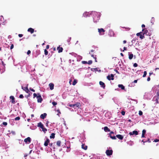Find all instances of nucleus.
<instances>
[{
	"label": "nucleus",
	"instance_id": "nucleus-1",
	"mask_svg": "<svg viewBox=\"0 0 159 159\" xmlns=\"http://www.w3.org/2000/svg\"><path fill=\"white\" fill-rule=\"evenodd\" d=\"M145 33H143V32H140L139 33H138L136 34V36H137V38L139 36V38L141 39H143L144 38V35Z\"/></svg>",
	"mask_w": 159,
	"mask_h": 159
},
{
	"label": "nucleus",
	"instance_id": "nucleus-2",
	"mask_svg": "<svg viewBox=\"0 0 159 159\" xmlns=\"http://www.w3.org/2000/svg\"><path fill=\"white\" fill-rule=\"evenodd\" d=\"M68 106L71 107H72L74 108H76L75 107H76V108H79L80 107V104L79 102H77L76 103L74 104H70Z\"/></svg>",
	"mask_w": 159,
	"mask_h": 159
},
{
	"label": "nucleus",
	"instance_id": "nucleus-3",
	"mask_svg": "<svg viewBox=\"0 0 159 159\" xmlns=\"http://www.w3.org/2000/svg\"><path fill=\"white\" fill-rule=\"evenodd\" d=\"M98 32L101 35H103L104 34L105 31L103 28L98 29Z\"/></svg>",
	"mask_w": 159,
	"mask_h": 159
},
{
	"label": "nucleus",
	"instance_id": "nucleus-4",
	"mask_svg": "<svg viewBox=\"0 0 159 159\" xmlns=\"http://www.w3.org/2000/svg\"><path fill=\"white\" fill-rule=\"evenodd\" d=\"M112 152L113 151L112 150H107L106 152L107 155L108 156L112 155Z\"/></svg>",
	"mask_w": 159,
	"mask_h": 159
},
{
	"label": "nucleus",
	"instance_id": "nucleus-5",
	"mask_svg": "<svg viewBox=\"0 0 159 159\" xmlns=\"http://www.w3.org/2000/svg\"><path fill=\"white\" fill-rule=\"evenodd\" d=\"M114 75L111 74V75H108L107 76V78L109 80H113L114 79Z\"/></svg>",
	"mask_w": 159,
	"mask_h": 159
},
{
	"label": "nucleus",
	"instance_id": "nucleus-6",
	"mask_svg": "<svg viewBox=\"0 0 159 159\" xmlns=\"http://www.w3.org/2000/svg\"><path fill=\"white\" fill-rule=\"evenodd\" d=\"M28 84H27V86L25 87L24 88L23 86H22L21 88L24 90L27 93H29L30 92V91L29 90V89L28 88Z\"/></svg>",
	"mask_w": 159,
	"mask_h": 159
},
{
	"label": "nucleus",
	"instance_id": "nucleus-7",
	"mask_svg": "<svg viewBox=\"0 0 159 159\" xmlns=\"http://www.w3.org/2000/svg\"><path fill=\"white\" fill-rule=\"evenodd\" d=\"M114 134V132L113 131H111L110 133L109 134V135L110 137V138H111L112 139H116V136H111V134Z\"/></svg>",
	"mask_w": 159,
	"mask_h": 159
},
{
	"label": "nucleus",
	"instance_id": "nucleus-8",
	"mask_svg": "<svg viewBox=\"0 0 159 159\" xmlns=\"http://www.w3.org/2000/svg\"><path fill=\"white\" fill-rule=\"evenodd\" d=\"M129 134L130 135H137L138 134V132L136 130L133 131L132 132H130L129 133Z\"/></svg>",
	"mask_w": 159,
	"mask_h": 159
},
{
	"label": "nucleus",
	"instance_id": "nucleus-9",
	"mask_svg": "<svg viewBox=\"0 0 159 159\" xmlns=\"http://www.w3.org/2000/svg\"><path fill=\"white\" fill-rule=\"evenodd\" d=\"M24 141L26 143H30L31 141V138L29 137H28L27 138L25 139Z\"/></svg>",
	"mask_w": 159,
	"mask_h": 159
},
{
	"label": "nucleus",
	"instance_id": "nucleus-10",
	"mask_svg": "<svg viewBox=\"0 0 159 159\" xmlns=\"http://www.w3.org/2000/svg\"><path fill=\"white\" fill-rule=\"evenodd\" d=\"M37 98L38 99L37 101L38 102H41L42 101L43 99L41 97V96H38L37 97Z\"/></svg>",
	"mask_w": 159,
	"mask_h": 159
},
{
	"label": "nucleus",
	"instance_id": "nucleus-11",
	"mask_svg": "<svg viewBox=\"0 0 159 159\" xmlns=\"http://www.w3.org/2000/svg\"><path fill=\"white\" fill-rule=\"evenodd\" d=\"M50 142V140L49 139H47L46 140L45 142L44 145L45 146H47Z\"/></svg>",
	"mask_w": 159,
	"mask_h": 159
},
{
	"label": "nucleus",
	"instance_id": "nucleus-12",
	"mask_svg": "<svg viewBox=\"0 0 159 159\" xmlns=\"http://www.w3.org/2000/svg\"><path fill=\"white\" fill-rule=\"evenodd\" d=\"M116 137L117 138H118V139L120 140H122L123 139V136H122L120 134H117L116 135Z\"/></svg>",
	"mask_w": 159,
	"mask_h": 159
},
{
	"label": "nucleus",
	"instance_id": "nucleus-13",
	"mask_svg": "<svg viewBox=\"0 0 159 159\" xmlns=\"http://www.w3.org/2000/svg\"><path fill=\"white\" fill-rule=\"evenodd\" d=\"M47 115L46 113H44L40 115V117L42 119H43L46 117Z\"/></svg>",
	"mask_w": 159,
	"mask_h": 159
},
{
	"label": "nucleus",
	"instance_id": "nucleus-14",
	"mask_svg": "<svg viewBox=\"0 0 159 159\" xmlns=\"http://www.w3.org/2000/svg\"><path fill=\"white\" fill-rule=\"evenodd\" d=\"M88 147L85 145L84 144L82 143L81 145V148L84 150H86L87 149Z\"/></svg>",
	"mask_w": 159,
	"mask_h": 159
},
{
	"label": "nucleus",
	"instance_id": "nucleus-15",
	"mask_svg": "<svg viewBox=\"0 0 159 159\" xmlns=\"http://www.w3.org/2000/svg\"><path fill=\"white\" fill-rule=\"evenodd\" d=\"M99 84L104 89L105 88V84L102 82L100 81L99 82Z\"/></svg>",
	"mask_w": 159,
	"mask_h": 159
},
{
	"label": "nucleus",
	"instance_id": "nucleus-16",
	"mask_svg": "<svg viewBox=\"0 0 159 159\" xmlns=\"http://www.w3.org/2000/svg\"><path fill=\"white\" fill-rule=\"evenodd\" d=\"M49 86L50 87V89L51 90H52L53 89L54 84L53 83H50L49 84Z\"/></svg>",
	"mask_w": 159,
	"mask_h": 159
},
{
	"label": "nucleus",
	"instance_id": "nucleus-17",
	"mask_svg": "<svg viewBox=\"0 0 159 159\" xmlns=\"http://www.w3.org/2000/svg\"><path fill=\"white\" fill-rule=\"evenodd\" d=\"M57 50H58V52L60 53L62 52L63 50V48L62 47H60L59 46L57 47Z\"/></svg>",
	"mask_w": 159,
	"mask_h": 159
},
{
	"label": "nucleus",
	"instance_id": "nucleus-18",
	"mask_svg": "<svg viewBox=\"0 0 159 159\" xmlns=\"http://www.w3.org/2000/svg\"><path fill=\"white\" fill-rule=\"evenodd\" d=\"M27 31L31 34H33L34 32V29L31 28H30L28 29Z\"/></svg>",
	"mask_w": 159,
	"mask_h": 159
},
{
	"label": "nucleus",
	"instance_id": "nucleus-19",
	"mask_svg": "<svg viewBox=\"0 0 159 159\" xmlns=\"http://www.w3.org/2000/svg\"><path fill=\"white\" fill-rule=\"evenodd\" d=\"M10 98L11 99V103L12 104H15V102L14 97L13 96H11L10 97Z\"/></svg>",
	"mask_w": 159,
	"mask_h": 159
},
{
	"label": "nucleus",
	"instance_id": "nucleus-20",
	"mask_svg": "<svg viewBox=\"0 0 159 159\" xmlns=\"http://www.w3.org/2000/svg\"><path fill=\"white\" fill-rule=\"evenodd\" d=\"M96 18V17H94L93 18V21L94 22H98L99 19V17L98 16L97 17V19Z\"/></svg>",
	"mask_w": 159,
	"mask_h": 159
},
{
	"label": "nucleus",
	"instance_id": "nucleus-21",
	"mask_svg": "<svg viewBox=\"0 0 159 159\" xmlns=\"http://www.w3.org/2000/svg\"><path fill=\"white\" fill-rule=\"evenodd\" d=\"M104 130L105 132H110V129L108 128L107 126L104 127Z\"/></svg>",
	"mask_w": 159,
	"mask_h": 159
},
{
	"label": "nucleus",
	"instance_id": "nucleus-22",
	"mask_svg": "<svg viewBox=\"0 0 159 159\" xmlns=\"http://www.w3.org/2000/svg\"><path fill=\"white\" fill-rule=\"evenodd\" d=\"M38 126L41 129L44 127L43 125L41 122H40L38 124Z\"/></svg>",
	"mask_w": 159,
	"mask_h": 159
},
{
	"label": "nucleus",
	"instance_id": "nucleus-23",
	"mask_svg": "<svg viewBox=\"0 0 159 159\" xmlns=\"http://www.w3.org/2000/svg\"><path fill=\"white\" fill-rule=\"evenodd\" d=\"M146 132V130L145 129H143L142 131V135L141 136L142 138L145 137V134Z\"/></svg>",
	"mask_w": 159,
	"mask_h": 159
},
{
	"label": "nucleus",
	"instance_id": "nucleus-24",
	"mask_svg": "<svg viewBox=\"0 0 159 159\" xmlns=\"http://www.w3.org/2000/svg\"><path fill=\"white\" fill-rule=\"evenodd\" d=\"M118 86L119 88H120L122 90L125 89V87L123 84H119L118 85Z\"/></svg>",
	"mask_w": 159,
	"mask_h": 159
},
{
	"label": "nucleus",
	"instance_id": "nucleus-25",
	"mask_svg": "<svg viewBox=\"0 0 159 159\" xmlns=\"http://www.w3.org/2000/svg\"><path fill=\"white\" fill-rule=\"evenodd\" d=\"M61 142L59 140V141H57L56 144H57V145L58 147H59L61 146Z\"/></svg>",
	"mask_w": 159,
	"mask_h": 159
},
{
	"label": "nucleus",
	"instance_id": "nucleus-26",
	"mask_svg": "<svg viewBox=\"0 0 159 159\" xmlns=\"http://www.w3.org/2000/svg\"><path fill=\"white\" fill-rule=\"evenodd\" d=\"M55 137V134L54 133H52L51 135L50 136V139H54Z\"/></svg>",
	"mask_w": 159,
	"mask_h": 159
},
{
	"label": "nucleus",
	"instance_id": "nucleus-27",
	"mask_svg": "<svg viewBox=\"0 0 159 159\" xmlns=\"http://www.w3.org/2000/svg\"><path fill=\"white\" fill-rule=\"evenodd\" d=\"M133 57V54H129V58L130 60L132 59Z\"/></svg>",
	"mask_w": 159,
	"mask_h": 159
},
{
	"label": "nucleus",
	"instance_id": "nucleus-28",
	"mask_svg": "<svg viewBox=\"0 0 159 159\" xmlns=\"http://www.w3.org/2000/svg\"><path fill=\"white\" fill-rule=\"evenodd\" d=\"M142 31L143 32H143V33H145L146 34H147V33L148 31L146 30H145V29H143L142 30Z\"/></svg>",
	"mask_w": 159,
	"mask_h": 159
},
{
	"label": "nucleus",
	"instance_id": "nucleus-29",
	"mask_svg": "<svg viewBox=\"0 0 159 159\" xmlns=\"http://www.w3.org/2000/svg\"><path fill=\"white\" fill-rule=\"evenodd\" d=\"M42 129L44 133H45V132L47 131V129L46 128H44V127L42 128Z\"/></svg>",
	"mask_w": 159,
	"mask_h": 159
},
{
	"label": "nucleus",
	"instance_id": "nucleus-30",
	"mask_svg": "<svg viewBox=\"0 0 159 159\" xmlns=\"http://www.w3.org/2000/svg\"><path fill=\"white\" fill-rule=\"evenodd\" d=\"M157 98L156 100H157V99H159V91H157Z\"/></svg>",
	"mask_w": 159,
	"mask_h": 159
},
{
	"label": "nucleus",
	"instance_id": "nucleus-31",
	"mask_svg": "<svg viewBox=\"0 0 159 159\" xmlns=\"http://www.w3.org/2000/svg\"><path fill=\"white\" fill-rule=\"evenodd\" d=\"M48 51L46 49H45L44 50V54L45 55H48Z\"/></svg>",
	"mask_w": 159,
	"mask_h": 159
},
{
	"label": "nucleus",
	"instance_id": "nucleus-32",
	"mask_svg": "<svg viewBox=\"0 0 159 159\" xmlns=\"http://www.w3.org/2000/svg\"><path fill=\"white\" fill-rule=\"evenodd\" d=\"M77 83V81L76 80H74L72 84L73 85H75V84H76Z\"/></svg>",
	"mask_w": 159,
	"mask_h": 159
},
{
	"label": "nucleus",
	"instance_id": "nucleus-33",
	"mask_svg": "<svg viewBox=\"0 0 159 159\" xmlns=\"http://www.w3.org/2000/svg\"><path fill=\"white\" fill-rule=\"evenodd\" d=\"M147 74V72L146 71H144V74L143 76V77H145L146 76Z\"/></svg>",
	"mask_w": 159,
	"mask_h": 159
},
{
	"label": "nucleus",
	"instance_id": "nucleus-34",
	"mask_svg": "<svg viewBox=\"0 0 159 159\" xmlns=\"http://www.w3.org/2000/svg\"><path fill=\"white\" fill-rule=\"evenodd\" d=\"M20 117L18 116L15 118L14 119L15 120H20Z\"/></svg>",
	"mask_w": 159,
	"mask_h": 159
},
{
	"label": "nucleus",
	"instance_id": "nucleus-35",
	"mask_svg": "<svg viewBox=\"0 0 159 159\" xmlns=\"http://www.w3.org/2000/svg\"><path fill=\"white\" fill-rule=\"evenodd\" d=\"M92 63V61H91V60H89L88 61V63L89 64V65H90V64H91Z\"/></svg>",
	"mask_w": 159,
	"mask_h": 159
},
{
	"label": "nucleus",
	"instance_id": "nucleus-36",
	"mask_svg": "<svg viewBox=\"0 0 159 159\" xmlns=\"http://www.w3.org/2000/svg\"><path fill=\"white\" fill-rule=\"evenodd\" d=\"M52 103L53 104V105H54V106H55L57 104V102H55V101L53 102H52Z\"/></svg>",
	"mask_w": 159,
	"mask_h": 159
},
{
	"label": "nucleus",
	"instance_id": "nucleus-37",
	"mask_svg": "<svg viewBox=\"0 0 159 159\" xmlns=\"http://www.w3.org/2000/svg\"><path fill=\"white\" fill-rule=\"evenodd\" d=\"M139 114L140 116H141L143 115V112L141 111H139Z\"/></svg>",
	"mask_w": 159,
	"mask_h": 159
},
{
	"label": "nucleus",
	"instance_id": "nucleus-38",
	"mask_svg": "<svg viewBox=\"0 0 159 159\" xmlns=\"http://www.w3.org/2000/svg\"><path fill=\"white\" fill-rule=\"evenodd\" d=\"M19 98H24V96L22 94H20L19 96Z\"/></svg>",
	"mask_w": 159,
	"mask_h": 159
},
{
	"label": "nucleus",
	"instance_id": "nucleus-39",
	"mask_svg": "<svg viewBox=\"0 0 159 159\" xmlns=\"http://www.w3.org/2000/svg\"><path fill=\"white\" fill-rule=\"evenodd\" d=\"M33 96H34V98L36 97L37 98V97L38 96H37V94L36 93H34L33 94Z\"/></svg>",
	"mask_w": 159,
	"mask_h": 159
},
{
	"label": "nucleus",
	"instance_id": "nucleus-40",
	"mask_svg": "<svg viewBox=\"0 0 159 159\" xmlns=\"http://www.w3.org/2000/svg\"><path fill=\"white\" fill-rule=\"evenodd\" d=\"M2 124L4 125H5V126L7 125V123L6 122H3V123H2Z\"/></svg>",
	"mask_w": 159,
	"mask_h": 159
},
{
	"label": "nucleus",
	"instance_id": "nucleus-41",
	"mask_svg": "<svg viewBox=\"0 0 159 159\" xmlns=\"http://www.w3.org/2000/svg\"><path fill=\"white\" fill-rule=\"evenodd\" d=\"M133 66L134 67H136L138 66V64L136 63H134L133 65Z\"/></svg>",
	"mask_w": 159,
	"mask_h": 159
},
{
	"label": "nucleus",
	"instance_id": "nucleus-42",
	"mask_svg": "<svg viewBox=\"0 0 159 159\" xmlns=\"http://www.w3.org/2000/svg\"><path fill=\"white\" fill-rule=\"evenodd\" d=\"M121 114L122 115H124L125 114V112L124 111H122L121 112Z\"/></svg>",
	"mask_w": 159,
	"mask_h": 159
},
{
	"label": "nucleus",
	"instance_id": "nucleus-43",
	"mask_svg": "<svg viewBox=\"0 0 159 159\" xmlns=\"http://www.w3.org/2000/svg\"><path fill=\"white\" fill-rule=\"evenodd\" d=\"M82 63H83L84 64L88 63V62L86 61H82Z\"/></svg>",
	"mask_w": 159,
	"mask_h": 159
},
{
	"label": "nucleus",
	"instance_id": "nucleus-44",
	"mask_svg": "<svg viewBox=\"0 0 159 159\" xmlns=\"http://www.w3.org/2000/svg\"><path fill=\"white\" fill-rule=\"evenodd\" d=\"M14 48V45L13 44H12L10 47V49H13Z\"/></svg>",
	"mask_w": 159,
	"mask_h": 159
},
{
	"label": "nucleus",
	"instance_id": "nucleus-45",
	"mask_svg": "<svg viewBox=\"0 0 159 159\" xmlns=\"http://www.w3.org/2000/svg\"><path fill=\"white\" fill-rule=\"evenodd\" d=\"M153 142H159V141H158V139H155L154 140Z\"/></svg>",
	"mask_w": 159,
	"mask_h": 159
},
{
	"label": "nucleus",
	"instance_id": "nucleus-46",
	"mask_svg": "<svg viewBox=\"0 0 159 159\" xmlns=\"http://www.w3.org/2000/svg\"><path fill=\"white\" fill-rule=\"evenodd\" d=\"M31 53V51H30V50H28L27 52V54L28 55H29V54H30Z\"/></svg>",
	"mask_w": 159,
	"mask_h": 159
},
{
	"label": "nucleus",
	"instance_id": "nucleus-47",
	"mask_svg": "<svg viewBox=\"0 0 159 159\" xmlns=\"http://www.w3.org/2000/svg\"><path fill=\"white\" fill-rule=\"evenodd\" d=\"M49 123V121H47V122L46 123V126L47 127L48 126V124Z\"/></svg>",
	"mask_w": 159,
	"mask_h": 159
},
{
	"label": "nucleus",
	"instance_id": "nucleus-48",
	"mask_svg": "<svg viewBox=\"0 0 159 159\" xmlns=\"http://www.w3.org/2000/svg\"><path fill=\"white\" fill-rule=\"evenodd\" d=\"M49 45H47L46 46V49H49Z\"/></svg>",
	"mask_w": 159,
	"mask_h": 159
},
{
	"label": "nucleus",
	"instance_id": "nucleus-49",
	"mask_svg": "<svg viewBox=\"0 0 159 159\" xmlns=\"http://www.w3.org/2000/svg\"><path fill=\"white\" fill-rule=\"evenodd\" d=\"M18 36L20 37H21L23 36V34H19Z\"/></svg>",
	"mask_w": 159,
	"mask_h": 159
},
{
	"label": "nucleus",
	"instance_id": "nucleus-50",
	"mask_svg": "<svg viewBox=\"0 0 159 159\" xmlns=\"http://www.w3.org/2000/svg\"><path fill=\"white\" fill-rule=\"evenodd\" d=\"M147 142H148V143H150L151 142V140L149 139H148V140L146 141Z\"/></svg>",
	"mask_w": 159,
	"mask_h": 159
},
{
	"label": "nucleus",
	"instance_id": "nucleus-51",
	"mask_svg": "<svg viewBox=\"0 0 159 159\" xmlns=\"http://www.w3.org/2000/svg\"><path fill=\"white\" fill-rule=\"evenodd\" d=\"M127 50V48L126 47H124V50L122 51L124 52L125 50Z\"/></svg>",
	"mask_w": 159,
	"mask_h": 159
},
{
	"label": "nucleus",
	"instance_id": "nucleus-52",
	"mask_svg": "<svg viewBox=\"0 0 159 159\" xmlns=\"http://www.w3.org/2000/svg\"><path fill=\"white\" fill-rule=\"evenodd\" d=\"M150 80V77H148L147 78V81H149Z\"/></svg>",
	"mask_w": 159,
	"mask_h": 159
},
{
	"label": "nucleus",
	"instance_id": "nucleus-53",
	"mask_svg": "<svg viewBox=\"0 0 159 159\" xmlns=\"http://www.w3.org/2000/svg\"><path fill=\"white\" fill-rule=\"evenodd\" d=\"M137 80H135L133 82L135 83H137Z\"/></svg>",
	"mask_w": 159,
	"mask_h": 159
},
{
	"label": "nucleus",
	"instance_id": "nucleus-54",
	"mask_svg": "<svg viewBox=\"0 0 159 159\" xmlns=\"http://www.w3.org/2000/svg\"><path fill=\"white\" fill-rule=\"evenodd\" d=\"M142 142H143L144 143H143V145H144V143L147 142V141H144V140H143L142 141Z\"/></svg>",
	"mask_w": 159,
	"mask_h": 159
},
{
	"label": "nucleus",
	"instance_id": "nucleus-55",
	"mask_svg": "<svg viewBox=\"0 0 159 159\" xmlns=\"http://www.w3.org/2000/svg\"><path fill=\"white\" fill-rule=\"evenodd\" d=\"M2 65L4 66H5V64L4 63V62L3 61H2Z\"/></svg>",
	"mask_w": 159,
	"mask_h": 159
},
{
	"label": "nucleus",
	"instance_id": "nucleus-56",
	"mask_svg": "<svg viewBox=\"0 0 159 159\" xmlns=\"http://www.w3.org/2000/svg\"><path fill=\"white\" fill-rule=\"evenodd\" d=\"M145 27V25H144V24L142 25V28H144V27Z\"/></svg>",
	"mask_w": 159,
	"mask_h": 159
},
{
	"label": "nucleus",
	"instance_id": "nucleus-57",
	"mask_svg": "<svg viewBox=\"0 0 159 159\" xmlns=\"http://www.w3.org/2000/svg\"><path fill=\"white\" fill-rule=\"evenodd\" d=\"M57 111L58 113H60V114H61V112H60V111L59 110H57Z\"/></svg>",
	"mask_w": 159,
	"mask_h": 159
},
{
	"label": "nucleus",
	"instance_id": "nucleus-58",
	"mask_svg": "<svg viewBox=\"0 0 159 159\" xmlns=\"http://www.w3.org/2000/svg\"><path fill=\"white\" fill-rule=\"evenodd\" d=\"M52 143H50L49 144V145L50 147H52Z\"/></svg>",
	"mask_w": 159,
	"mask_h": 159
},
{
	"label": "nucleus",
	"instance_id": "nucleus-59",
	"mask_svg": "<svg viewBox=\"0 0 159 159\" xmlns=\"http://www.w3.org/2000/svg\"><path fill=\"white\" fill-rule=\"evenodd\" d=\"M115 71L118 74H119V73L117 70H115Z\"/></svg>",
	"mask_w": 159,
	"mask_h": 159
},
{
	"label": "nucleus",
	"instance_id": "nucleus-60",
	"mask_svg": "<svg viewBox=\"0 0 159 159\" xmlns=\"http://www.w3.org/2000/svg\"><path fill=\"white\" fill-rule=\"evenodd\" d=\"M123 43L124 44H125V43H126V40H124L123 42Z\"/></svg>",
	"mask_w": 159,
	"mask_h": 159
},
{
	"label": "nucleus",
	"instance_id": "nucleus-61",
	"mask_svg": "<svg viewBox=\"0 0 159 159\" xmlns=\"http://www.w3.org/2000/svg\"><path fill=\"white\" fill-rule=\"evenodd\" d=\"M120 55H121V56H122L123 57L124 56V55L122 53H120Z\"/></svg>",
	"mask_w": 159,
	"mask_h": 159
},
{
	"label": "nucleus",
	"instance_id": "nucleus-62",
	"mask_svg": "<svg viewBox=\"0 0 159 159\" xmlns=\"http://www.w3.org/2000/svg\"><path fill=\"white\" fill-rule=\"evenodd\" d=\"M37 94V96H41L40 94L39 93H38Z\"/></svg>",
	"mask_w": 159,
	"mask_h": 159
},
{
	"label": "nucleus",
	"instance_id": "nucleus-63",
	"mask_svg": "<svg viewBox=\"0 0 159 159\" xmlns=\"http://www.w3.org/2000/svg\"><path fill=\"white\" fill-rule=\"evenodd\" d=\"M94 59H95V61L96 62H97V61L96 60V59H97L96 57H94Z\"/></svg>",
	"mask_w": 159,
	"mask_h": 159
},
{
	"label": "nucleus",
	"instance_id": "nucleus-64",
	"mask_svg": "<svg viewBox=\"0 0 159 159\" xmlns=\"http://www.w3.org/2000/svg\"><path fill=\"white\" fill-rule=\"evenodd\" d=\"M91 57H93L94 58V57H95L94 56V55L93 54L91 55Z\"/></svg>",
	"mask_w": 159,
	"mask_h": 159
}]
</instances>
